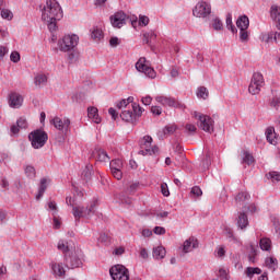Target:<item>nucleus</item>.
I'll return each instance as SVG.
<instances>
[{"mask_svg": "<svg viewBox=\"0 0 280 280\" xmlns=\"http://www.w3.org/2000/svg\"><path fill=\"white\" fill-rule=\"evenodd\" d=\"M165 247L158 246L153 248V259H164L166 255Z\"/></svg>", "mask_w": 280, "mask_h": 280, "instance_id": "25", "label": "nucleus"}, {"mask_svg": "<svg viewBox=\"0 0 280 280\" xmlns=\"http://www.w3.org/2000/svg\"><path fill=\"white\" fill-rule=\"evenodd\" d=\"M259 246L262 250L270 252L272 249V241L268 237H262L259 241Z\"/></svg>", "mask_w": 280, "mask_h": 280, "instance_id": "27", "label": "nucleus"}, {"mask_svg": "<svg viewBox=\"0 0 280 280\" xmlns=\"http://www.w3.org/2000/svg\"><path fill=\"white\" fill-rule=\"evenodd\" d=\"M265 266L268 270H272V272H275L277 268H279V260L275 257H267L265 259Z\"/></svg>", "mask_w": 280, "mask_h": 280, "instance_id": "21", "label": "nucleus"}, {"mask_svg": "<svg viewBox=\"0 0 280 280\" xmlns=\"http://www.w3.org/2000/svg\"><path fill=\"white\" fill-rule=\"evenodd\" d=\"M192 15L197 19H209L211 16V3L199 1L192 9Z\"/></svg>", "mask_w": 280, "mask_h": 280, "instance_id": "6", "label": "nucleus"}, {"mask_svg": "<svg viewBox=\"0 0 280 280\" xmlns=\"http://www.w3.org/2000/svg\"><path fill=\"white\" fill-rule=\"evenodd\" d=\"M240 40L241 43H248V31L247 30H240Z\"/></svg>", "mask_w": 280, "mask_h": 280, "instance_id": "49", "label": "nucleus"}, {"mask_svg": "<svg viewBox=\"0 0 280 280\" xmlns=\"http://www.w3.org/2000/svg\"><path fill=\"white\" fill-rule=\"evenodd\" d=\"M58 250H61L62 253H69V245L67 241H59L57 245Z\"/></svg>", "mask_w": 280, "mask_h": 280, "instance_id": "47", "label": "nucleus"}, {"mask_svg": "<svg viewBox=\"0 0 280 280\" xmlns=\"http://www.w3.org/2000/svg\"><path fill=\"white\" fill-rule=\"evenodd\" d=\"M84 97L83 93H77L72 96V102L80 103Z\"/></svg>", "mask_w": 280, "mask_h": 280, "instance_id": "60", "label": "nucleus"}, {"mask_svg": "<svg viewBox=\"0 0 280 280\" xmlns=\"http://www.w3.org/2000/svg\"><path fill=\"white\" fill-rule=\"evenodd\" d=\"M45 191H47V178H42L38 188V194L36 195V200H40L42 197L45 195Z\"/></svg>", "mask_w": 280, "mask_h": 280, "instance_id": "28", "label": "nucleus"}, {"mask_svg": "<svg viewBox=\"0 0 280 280\" xmlns=\"http://www.w3.org/2000/svg\"><path fill=\"white\" fill-rule=\"evenodd\" d=\"M225 23L228 30H230L232 34H237V28L235 27V25H233V15L231 13L226 14Z\"/></svg>", "mask_w": 280, "mask_h": 280, "instance_id": "33", "label": "nucleus"}, {"mask_svg": "<svg viewBox=\"0 0 280 280\" xmlns=\"http://www.w3.org/2000/svg\"><path fill=\"white\" fill-rule=\"evenodd\" d=\"M150 23V18L145 15H140L139 25H143L144 27Z\"/></svg>", "mask_w": 280, "mask_h": 280, "instance_id": "58", "label": "nucleus"}, {"mask_svg": "<svg viewBox=\"0 0 280 280\" xmlns=\"http://www.w3.org/2000/svg\"><path fill=\"white\" fill-rule=\"evenodd\" d=\"M9 105L11 108H21L23 106V96L16 92H13L9 96Z\"/></svg>", "mask_w": 280, "mask_h": 280, "instance_id": "13", "label": "nucleus"}, {"mask_svg": "<svg viewBox=\"0 0 280 280\" xmlns=\"http://www.w3.org/2000/svg\"><path fill=\"white\" fill-rule=\"evenodd\" d=\"M52 271L56 277H65V267L61 264H52Z\"/></svg>", "mask_w": 280, "mask_h": 280, "instance_id": "35", "label": "nucleus"}, {"mask_svg": "<svg viewBox=\"0 0 280 280\" xmlns=\"http://www.w3.org/2000/svg\"><path fill=\"white\" fill-rule=\"evenodd\" d=\"M24 174L27 178L34 180L36 178V168L33 165H26L24 166Z\"/></svg>", "mask_w": 280, "mask_h": 280, "instance_id": "30", "label": "nucleus"}, {"mask_svg": "<svg viewBox=\"0 0 280 280\" xmlns=\"http://www.w3.org/2000/svg\"><path fill=\"white\" fill-rule=\"evenodd\" d=\"M147 62H148V60L144 57H141L136 62V69L140 73H144V75H147V78L154 80V78H156V71H154L152 67L148 66Z\"/></svg>", "mask_w": 280, "mask_h": 280, "instance_id": "8", "label": "nucleus"}, {"mask_svg": "<svg viewBox=\"0 0 280 280\" xmlns=\"http://www.w3.org/2000/svg\"><path fill=\"white\" fill-rule=\"evenodd\" d=\"M127 19L128 15H126L124 11H118L114 15H110L109 21L114 27L121 30V27L126 25Z\"/></svg>", "mask_w": 280, "mask_h": 280, "instance_id": "11", "label": "nucleus"}, {"mask_svg": "<svg viewBox=\"0 0 280 280\" xmlns=\"http://www.w3.org/2000/svg\"><path fill=\"white\" fill-rule=\"evenodd\" d=\"M269 14H270L271 21L277 23L276 25L277 30H280V7L277 4H272L270 7Z\"/></svg>", "mask_w": 280, "mask_h": 280, "instance_id": "16", "label": "nucleus"}, {"mask_svg": "<svg viewBox=\"0 0 280 280\" xmlns=\"http://www.w3.org/2000/svg\"><path fill=\"white\" fill-rule=\"evenodd\" d=\"M80 42V37L78 35H65L58 42V47L60 51H73L75 47H78V43Z\"/></svg>", "mask_w": 280, "mask_h": 280, "instance_id": "4", "label": "nucleus"}, {"mask_svg": "<svg viewBox=\"0 0 280 280\" xmlns=\"http://www.w3.org/2000/svg\"><path fill=\"white\" fill-rule=\"evenodd\" d=\"M265 135L268 143H270L271 145H276L277 132L275 131V127H268L265 131Z\"/></svg>", "mask_w": 280, "mask_h": 280, "instance_id": "18", "label": "nucleus"}, {"mask_svg": "<svg viewBox=\"0 0 280 280\" xmlns=\"http://www.w3.org/2000/svg\"><path fill=\"white\" fill-rule=\"evenodd\" d=\"M197 97H201V100H207L209 97V91L205 86H200L197 90Z\"/></svg>", "mask_w": 280, "mask_h": 280, "instance_id": "43", "label": "nucleus"}, {"mask_svg": "<svg viewBox=\"0 0 280 280\" xmlns=\"http://www.w3.org/2000/svg\"><path fill=\"white\" fill-rule=\"evenodd\" d=\"M91 176H93V166H85V168L82 172V177L84 180H91Z\"/></svg>", "mask_w": 280, "mask_h": 280, "instance_id": "40", "label": "nucleus"}, {"mask_svg": "<svg viewBox=\"0 0 280 280\" xmlns=\"http://www.w3.org/2000/svg\"><path fill=\"white\" fill-rule=\"evenodd\" d=\"M185 130L188 135H194V132H196V130H198V128H196V125L192 124H187L185 126Z\"/></svg>", "mask_w": 280, "mask_h": 280, "instance_id": "56", "label": "nucleus"}, {"mask_svg": "<svg viewBox=\"0 0 280 280\" xmlns=\"http://www.w3.org/2000/svg\"><path fill=\"white\" fill-rule=\"evenodd\" d=\"M253 275H261V269L259 267H247L246 276L252 279Z\"/></svg>", "mask_w": 280, "mask_h": 280, "instance_id": "42", "label": "nucleus"}, {"mask_svg": "<svg viewBox=\"0 0 280 280\" xmlns=\"http://www.w3.org/2000/svg\"><path fill=\"white\" fill-rule=\"evenodd\" d=\"M140 151L139 154L142 156H152L159 152V147H152V138L150 136H144L139 140Z\"/></svg>", "mask_w": 280, "mask_h": 280, "instance_id": "3", "label": "nucleus"}, {"mask_svg": "<svg viewBox=\"0 0 280 280\" xmlns=\"http://www.w3.org/2000/svg\"><path fill=\"white\" fill-rule=\"evenodd\" d=\"M1 18L7 21H12L14 19V14L9 9H2L1 10Z\"/></svg>", "mask_w": 280, "mask_h": 280, "instance_id": "44", "label": "nucleus"}, {"mask_svg": "<svg viewBox=\"0 0 280 280\" xmlns=\"http://www.w3.org/2000/svg\"><path fill=\"white\" fill-rule=\"evenodd\" d=\"M237 226L238 229H246L248 226V215H246L244 212H240L237 218Z\"/></svg>", "mask_w": 280, "mask_h": 280, "instance_id": "24", "label": "nucleus"}, {"mask_svg": "<svg viewBox=\"0 0 280 280\" xmlns=\"http://www.w3.org/2000/svg\"><path fill=\"white\" fill-rule=\"evenodd\" d=\"M11 62H19L21 60V54L19 51H12L10 55Z\"/></svg>", "mask_w": 280, "mask_h": 280, "instance_id": "57", "label": "nucleus"}, {"mask_svg": "<svg viewBox=\"0 0 280 280\" xmlns=\"http://www.w3.org/2000/svg\"><path fill=\"white\" fill-rule=\"evenodd\" d=\"M16 126L20 128V130H25L27 128V119L21 117L16 120Z\"/></svg>", "mask_w": 280, "mask_h": 280, "instance_id": "48", "label": "nucleus"}, {"mask_svg": "<svg viewBox=\"0 0 280 280\" xmlns=\"http://www.w3.org/2000/svg\"><path fill=\"white\" fill-rule=\"evenodd\" d=\"M110 172L116 180H121V178H124V173L121 170H112Z\"/></svg>", "mask_w": 280, "mask_h": 280, "instance_id": "55", "label": "nucleus"}, {"mask_svg": "<svg viewBox=\"0 0 280 280\" xmlns=\"http://www.w3.org/2000/svg\"><path fill=\"white\" fill-rule=\"evenodd\" d=\"M119 38L118 37H112L110 39H109V45H110V47H117L118 45H119Z\"/></svg>", "mask_w": 280, "mask_h": 280, "instance_id": "63", "label": "nucleus"}, {"mask_svg": "<svg viewBox=\"0 0 280 280\" xmlns=\"http://www.w3.org/2000/svg\"><path fill=\"white\" fill-rule=\"evenodd\" d=\"M49 136L43 129H36L28 135L32 148L40 150L47 143Z\"/></svg>", "mask_w": 280, "mask_h": 280, "instance_id": "2", "label": "nucleus"}, {"mask_svg": "<svg viewBox=\"0 0 280 280\" xmlns=\"http://www.w3.org/2000/svg\"><path fill=\"white\" fill-rule=\"evenodd\" d=\"M248 25H250V21L247 15H242L236 21V26L238 30H248Z\"/></svg>", "mask_w": 280, "mask_h": 280, "instance_id": "22", "label": "nucleus"}, {"mask_svg": "<svg viewBox=\"0 0 280 280\" xmlns=\"http://www.w3.org/2000/svg\"><path fill=\"white\" fill-rule=\"evenodd\" d=\"M211 165V155L208 153L206 154V159L202 160L200 166L203 172H207Z\"/></svg>", "mask_w": 280, "mask_h": 280, "instance_id": "39", "label": "nucleus"}, {"mask_svg": "<svg viewBox=\"0 0 280 280\" xmlns=\"http://www.w3.org/2000/svg\"><path fill=\"white\" fill-rule=\"evenodd\" d=\"M213 30L220 31L224 25L222 24V21L219 18H215L212 23Z\"/></svg>", "mask_w": 280, "mask_h": 280, "instance_id": "54", "label": "nucleus"}, {"mask_svg": "<svg viewBox=\"0 0 280 280\" xmlns=\"http://www.w3.org/2000/svg\"><path fill=\"white\" fill-rule=\"evenodd\" d=\"M109 275L113 280H130L128 268L124 265H115L109 269Z\"/></svg>", "mask_w": 280, "mask_h": 280, "instance_id": "7", "label": "nucleus"}, {"mask_svg": "<svg viewBox=\"0 0 280 280\" xmlns=\"http://www.w3.org/2000/svg\"><path fill=\"white\" fill-rule=\"evenodd\" d=\"M243 163H246V165H253L255 163V158L248 153V151L243 152Z\"/></svg>", "mask_w": 280, "mask_h": 280, "instance_id": "41", "label": "nucleus"}, {"mask_svg": "<svg viewBox=\"0 0 280 280\" xmlns=\"http://www.w3.org/2000/svg\"><path fill=\"white\" fill-rule=\"evenodd\" d=\"M120 118L122 121H127V124H130L135 121V113H132V109H125L120 114Z\"/></svg>", "mask_w": 280, "mask_h": 280, "instance_id": "23", "label": "nucleus"}, {"mask_svg": "<svg viewBox=\"0 0 280 280\" xmlns=\"http://www.w3.org/2000/svg\"><path fill=\"white\" fill-rule=\"evenodd\" d=\"M265 84L266 82L264 81V74H261V72H255L252 77V81L248 86V92L252 95H259Z\"/></svg>", "mask_w": 280, "mask_h": 280, "instance_id": "5", "label": "nucleus"}, {"mask_svg": "<svg viewBox=\"0 0 280 280\" xmlns=\"http://www.w3.org/2000/svg\"><path fill=\"white\" fill-rule=\"evenodd\" d=\"M246 200H250V195L248 192H238L235 197V202L237 205H244Z\"/></svg>", "mask_w": 280, "mask_h": 280, "instance_id": "32", "label": "nucleus"}, {"mask_svg": "<svg viewBox=\"0 0 280 280\" xmlns=\"http://www.w3.org/2000/svg\"><path fill=\"white\" fill-rule=\"evenodd\" d=\"M91 38L96 42L102 40V38H104V32H102V28L94 27L91 31Z\"/></svg>", "mask_w": 280, "mask_h": 280, "instance_id": "34", "label": "nucleus"}, {"mask_svg": "<svg viewBox=\"0 0 280 280\" xmlns=\"http://www.w3.org/2000/svg\"><path fill=\"white\" fill-rule=\"evenodd\" d=\"M93 156L100 163H110V156H108V153L104 149H95Z\"/></svg>", "mask_w": 280, "mask_h": 280, "instance_id": "14", "label": "nucleus"}, {"mask_svg": "<svg viewBox=\"0 0 280 280\" xmlns=\"http://www.w3.org/2000/svg\"><path fill=\"white\" fill-rule=\"evenodd\" d=\"M190 196H195V198H200L202 196V189L199 186H195L190 190Z\"/></svg>", "mask_w": 280, "mask_h": 280, "instance_id": "50", "label": "nucleus"}, {"mask_svg": "<svg viewBox=\"0 0 280 280\" xmlns=\"http://www.w3.org/2000/svg\"><path fill=\"white\" fill-rule=\"evenodd\" d=\"M66 266L72 270L73 268H80L82 266V252L74 250L66 255Z\"/></svg>", "mask_w": 280, "mask_h": 280, "instance_id": "9", "label": "nucleus"}, {"mask_svg": "<svg viewBox=\"0 0 280 280\" xmlns=\"http://www.w3.org/2000/svg\"><path fill=\"white\" fill-rule=\"evenodd\" d=\"M66 205H68V207H72V211H73V207H78L75 203V198H71V197H66Z\"/></svg>", "mask_w": 280, "mask_h": 280, "instance_id": "59", "label": "nucleus"}, {"mask_svg": "<svg viewBox=\"0 0 280 280\" xmlns=\"http://www.w3.org/2000/svg\"><path fill=\"white\" fill-rule=\"evenodd\" d=\"M192 248H198V240L194 236H190L183 244V253H191Z\"/></svg>", "mask_w": 280, "mask_h": 280, "instance_id": "17", "label": "nucleus"}, {"mask_svg": "<svg viewBox=\"0 0 280 280\" xmlns=\"http://www.w3.org/2000/svg\"><path fill=\"white\" fill-rule=\"evenodd\" d=\"M35 86H45L47 84V75L45 74H37L34 79Z\"/></svg>", "mask_w": 280, "mask_h": 280, "instance_id": "37", "label": "nucleus"}, {"mask_svg": "<svg viewBox=\"0 0 280 280\" xmlns=\"http://www.w3.org/2000/svg\"><path fill=\"white\" fill-rule=\"evenodd\" d=\"M151 113L152 115H161V113H163V109L161 108V106H152L151 107Z\"/></svg>", "mask_w": 280, "mask_h": 280, "instance_id": "62", "label": "nucleus"}, {"mask_svg": "<svg viewBox=\"0 0 280 280\" xmlns=\"http://www.w3.org/2000/svg\"><path fill=\"white\" fill-rule=\"evenodd\" d=\"M142 40L143 43H145V45H149V47H152V40H156V33L152 31L144 33Z\"/></svg>", "mask_w": 280, "mask_h": 280, "instance_id": "29", "label": "nucleus"}, {"mask_svg": "<svg viewBox=\"0 0 280 280\" xmlns=\"http://www.w3.org/2000/svg\"><path fill=\"white\" fill-rule=\"evenodd\" d=\"M72 215H74L75 220H80V218H86L85 207H73Z\"/></svg>", "mask_w": 280, "mask_h": 280, "instance_id": "26", "label": "nucleus"}, {"mask_svg": "<svg viewBox=\"0 0 280 280\" xmlns=\"http://www.w3.org/2000/svg\"><path fill=\"white\" fill-rule=\"evenodd\" d=\"M213 124L215 122L213 121V118H211L210 116L199 115L197 125L205 132H209V135L213 133V130H214Z\"/></svg>", "mask_w": 280, "mask_h": 280, "instance_id": "10", "label": "nucleus"}, {"mask_svg": "<svg viewBox=\"0 0 280 280\" xmlns=\"http://www.w3.org/2000/svg\"><path fill=\"white\" fill-rule=\"evenodd\" d=\"M256 256H257V249H255L254 246H250V254L248 255V261H250V264H255Z\"/></svg>", "mask_w": 280, "mask_h": 280, "instance_id": "52", "label": "nucleus"}, {"mask_svg": "<svg viewBox=\"0 0 280 280\" xmlns=\"http://www.w3.org/2000/svg\"><path fill=\"white\" fill-rule=\"evenodd\" d=\"M48 25L49 32H56L58 30V25L56 24V21L58 20H43Z\"/></svg>", "mask_w": 280, "mask_h": 280, "instance_id": "46", "label": "nucleus"}, {"mask_svg": "<svg viewBox=\"0 0 280 280\" xmlns=\"http://www.w3.org/2000/svg\"><path fill=\"white\" fill-rule=\"evenodd\" d=\"M62 8L56 0H47L46 5L42 9V21H60L62 19Z\"/></svg>", "mask_w": 280, "mask_h": 280, "instance_id": "1", "label": "nucleus"}, {"mask_svg": "<svg viewBox=\"0 0 280 280\" xmlns=\"http://www.w3.org/2000/svg\"><path fill=\"white\" fill-rule=\"evenodd\" d=\"M95 213V202L91 203L90 207H85V218H91Z\"/></svg>", "mask_w": 280, "mask_h": 280, "instance_id": "51", "label": "nucleus"}, {"mask_svg": "<svg viewBox=\"0 0 280 280\" xmlns=\"http://www.w3.org/2000/svg\"><path fill=\"white\" fill-rule=\"evenodd\" d=\"M88 117L89 119H92L94 124H102V118H100V114L96 107L88 108Z\"/></svg>", "mask_w": 280, "mask_h": 280, "instance_id": "20", "label": "nucleus"}, {"mask_svg": "<svg viewBox=\"0 0 280 280\" xmlns=\"http://www.w3.org/2000/svg\"><path fill=\"white\" fill-rule=\"evenodd\" d=\"M50 124L60 131L69 130V126H71V120L69 118H65L63 120L60 117H55L50 120Z\"/></svg>", "mask_w": 280, "mask_h": 280, "instance_id": "12", "label": "nucleus"}, {"mask_svg": "<svg viewBox=\"0 0 280 280\" xmlns=\"http://www.w3.org/2000/svg\"><path fill=\"white\" fill-rule=\"evenodd\" d=\"M131 108H132V110H133V115H135V117H141V115H143V108H141V106L139 105V104H137V103H133L132 105H131Z\"/></svg>", "mask_w": 280, "mask_h": 280, "instance_id": "45", "label": "nucleus"}, {"mask_svg": "<svg viewBox=\"0 0 280 280\" xmlns=\"http://www.w3.org/2000/svg\"><path fill=\"white\" fill-rule=\"evenodd\" d=\"M161 191L163 196L165 197L170 196V188H167V185L165 183L161 185Z\"/></svg>", "mask_w": 280, "mask_h": 280, "instance_id": "61", "label": "nucleus"}, {"mask_svg": "<svg viewBox=\"0 0 280 280\" xmlns=\"http://www.w3.org/2000/svg\"><path fill=\"white\" fill-rule=\"evenodd\" d=\"M266 177L269 179V180H272V183H279L280 182V173L277 172V171H271L269 172Z\"/></svg>", "mask_w": 280, "mask_h": 280, "instance_id": "38", "label": "nucleus"}, {"mask_svg": "<svg viewBox=\"0 0 280 280\" xmlns=\"http://www.w3.org/2000/svg\"><path fill=\"white\" fill-rule=\"evenodd\" d=\"M176 130H178V126H176L175 124L166 125L162 131L158 132V137L159 139H165V137L174 135Z\"/></svg>", "mask_w": 280, "mask_h": 280, "instance_id": "15", "label": "nucleus"}, {"mask_svg": "<svg viewBox=\"0 0 280 280\" xmlns=\"http://www.w3.org/2000/svg\"><path fill=\"white\" fill-rule=\"evenodd\" d=\"M155 102H158L162 106H170L171 108H174L175 98H172L170 96H156Z\"/></svg>", "mask_w": 280, "mask_h": 280, "instance_id": "19", "label": "nucleus"}, {"mask_svg": "<svg viewBox=\"0 0 280 280\" xmlns=\"http://www.w3.org/2000/svg\"><path fill=\"white\" fill-rule=\"evenodd\" d=\"M262 40H265V43H270V40H275V43H277V40H280V33L270 32L267 35L262 36Z\"/></svg>", "mask_w": 280, "mask_h": 280, "instance_id": "31", "label": "nucleus"}, {"mask_svg": "<svg viewBox=\"0 0 280 280\" xmlns=\"http://www.w3.org/2000/svg\"><path fill=\"white\" fill-rule=\"evenodd\" d=\"M270 107L276 108V110H279L280 108V97L275 96L270 102Z\"/></svg>", "mask_w": 280, "mask_h": 280, "instance_id": "53", "label": "nucleus"}, {"mask_svg": "<svg viewBox=\"0 0 280 280\" xmlns=\"http://www.w3.org/2000/svg\"><path fill=\"white\" fill-rule=\"evenodd\" d=\"M109 170H124V162L120 159H115L109 162Z\"/></svg>", "mask_w": 280, "mask_h": 280, "instance_id": "36", "label": "nucleus"}, {"mask_svg": "<svg viewBox=\"0 0 280 280\" xmlns=\"http://www.w3.org/2000/svg\"><path fill=\"white\" fill-rule=\"evenodd\" d=\"M219 277H220L221 280H228L229 279L225 269H220L219 270Z\"/></svg>", "mask_w": 280, "mask_h": 280, "instance_id": "64", "label": "nucleus"}]
</instances>
